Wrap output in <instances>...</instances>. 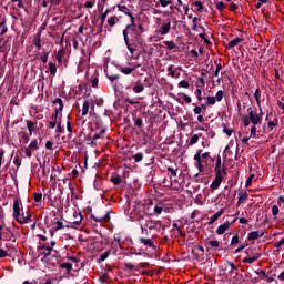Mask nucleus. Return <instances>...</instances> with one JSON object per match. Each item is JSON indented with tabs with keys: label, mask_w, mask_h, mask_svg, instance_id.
I'll use <instances>...</instances> for the list:
<instances>
[{
	"label": "nucleus",
	"mask_w": 284,
	"mask_h": 284,
	"mask_svg": "<svg viewBox=\"0 0 284 284\" xmlns=\"http://www.w3.org/2000/svg\"><path fill=\"white\" fill-rule=\"evenodd\" d=\"M33 199H34L36 203H41V199H43V194L34 193Z\"/></svg>",
	"instance_id": "58"
},
{
	"label": "nucleus",
	"mask_w": 284,
	"mask_h": 284,
	"mask_svg": "<svg viewBox=\"0 0 284 284\" xmlns=\"http://www.w3.org/2000/svg\"><path fill=\"white\" fill-rule=\"evenodd\" d=\"M170 181L171 182L169 183V187H171V190H181V187H183L176 178H171Z\"/></svg>",
	"instance_id": "21"
},
{
	"label": "nucleus",
	"mask_w": 284,
	"mask_h": 284,
	"mask_svg": "<svg viewBox=\"0 0 284 284\" xmlns=\"http://www.w3.org/2000/svg\"><path fill=\"white\" fill-rule=\"evenodd\" d=\"M258 258H261V254L254 253L252 256L243 258V263L252 265V263H254V261H258Z\"/></svg>",
	"instance_id": "23"
},
{
	"label": "nucleus",
	"mask_w": 284,
	"mask_h": 284,
	"mask_svg": "<svg viewBox=\"0 0 284 284\" xmlns=\"http://www.w3.org/2000/svg\"><path fill=\"white\" fill-rule=\"evenodd\" d=\"M163 44L168 50H175L176 48V44L174 43V41H164Z\"/></svg>",
	"instance_id": "40"
},
{
	"label": "nucleus",
	"mask_w": 284,
	"mask_h": 284,
	"mask_svg": "<svg viewBox=\"0 0 284 284\" xmlns=\"http://www.w3.org/2000/svg\"><path fill=\"white\" fill-rule=\"evenodd\" d=\"M223 132L224 134H226L227 136H232V134H234V129L232 128H227V125H223Z\"/></svg>",
	"instance_id": "46"
},
{
	"label": "nucleus",
	"mask_w": 284,
	"mask_h": 284,
	"mask_svg": "<svg viewBox=\"0 0 284 284\" xmlns=\"http://www.w3.org/2000/svg\"><path fill=\"white\" fill-rule=\"evenodd\" d=\"M215 8L216 10H225V3H223V1L216 2L215 3Z\"/></svg>",
	"instance_id": "59"
},
{
	"label": "nucleus",
	"mask_w": 284,
	"mask_h": 284,
	"mask_svg": "<svg viewBox=\"0 0 284 284\" xmlns=\"http://www.w3.org/2000/svg\"><path fill=\"white\" fill-rule=\"evenodd\" d=\"M8 32V26L6 22V17L1 18L0 20V36L3 37Z\"/></svg>",
	"instance_id": "25"
},
{
	"label": "nucleus",
	"mask_w": 284,
	"mask_h": 284,
	"mask_svg": "<svg viewBox=\"0 0 284 284\" xmlns=\"http://www.w3.org/2000/svg\"><path fill=\"white\" fill-rule=\"evenodd\" d=\"M31 220H32V213H30L29 211H22L16 217V221L20 223V225H23L24 223H30Z\"/></svg>",
	"instance_id": "7"
},
{
	"label": "nucleus",
	"mask_w": 284,
	"mask_h": 284,
	"mask_svg": "<svg viewBox=\"0 0 284 284\" xmlns=\"http://www.w3.org/2000/svg\"><path fill=\"white\" fill-rule=\"evenodd\" d=\"M139 225L141 227L142 234H148V230H161V221L152 220L150 217H138Z\"/></svg>",
	"instance_id": "3"
},
{
	"label": "nucleus",
	"mask_w": 284,
	"mask_h": 284,
	"mask_svg": "<svg viewBox=\"0 0 284 284\" xmlns=\"http://www.w3.org/2000/svg\"><path fill=\"white\" fill-rule=\"evenodd\" d=\"M33 43L36 48H38V50H41V36H39L38 38H34Z\"/></svg>",
	"instance_id": "54"
},
{
	"label": "nucleus",
	"mask_w": 284,
	"mask_h": 284,
	"mask_svg": "<svg viewBox=\"0 0 284 284\" xmlns=\"http://www.w3.org/2000/svg\"><path fill=\"white\" fill-rule=\"evenodd\" d=\"M262 236H265V231L263 230L253 231L248 233L247 241H256V239H262Z\"/></svg>",
	"instance_id": "13"
},
{
	"label": "nucleus",
	"mask_w": 284,
	"mask_h": 284,
	"mask_svg": "<svg viewBox=\"0 0 284 284\" xmlns=\"http://www.w3.org/2000/svg\"><path fill=\"white\" fill-rule=\"evenodd\" d=\"M62 270H67L68 273L72 270V264L64 262L61 264Z\"/></svg>",
	"instance_id": "53"
},
{
	"label": "nucleus",
	"mask_w": 284,
	"mask_h": 284,
	"mask_svg": "<svg viewBox=\"0 0 284 284\" xmlns=\"http://www.w3.org/2000/svg\"><path fill=\"white\" fill-rule=\"evenodd\" d=\"M215 101L221 102L223 101V90H219L214 97Z\"/></svg>",
	"instance_id": "52"
},
{
	"label": "nucleus",
	"mask_w": 284,
	"mask_h": 284,
	"mask_svg": "<svg viewBox=\"0 0 284 284\" xmlns=\"http://www.w3.org/2000/svg\"><path fill=\"white\" fill-rule=\"evenodd\" d=\"M221 183H223V175H215L213 182L210 185L211 190H219L221 186Z\"/></svg>",
	"instance_id": "14"
},
{
	"label": "nucleus",
	"mask_w": 284,
	"mask_h": 284,
	"mask_svg": "<svg viewBox=\"0 0 284 284\" xmlns=\"http://www.w3.org/2000/svg\"><path fill=\"white\" fill-rule=\"evenodd\" d=\"M93 221L95 223H103V221H110V213H106L105 215L100 216V217L93 215Z\"/></svg>",
	"instance_id": "29"
},
{
	"label": "nucleus",
	"mask_w": 284,
	"mask_h": 284,
	"mask_svg": "<svg viewBox=\"0 0 284 284\" xmlns=\"http://www.w3.org/2000/svg\"><path fill=\"white\" fill-rule=\"evenodd\" d=\"M178 87L187 89V88H190V82L187 80H182L179 82Z\"/></svg>",
	"instance_id": "51"
},
{
	"label": "nucleus",
	"mask_w": 284,
	"mask_h": 284,
	"mask_svg": "<svg viewBox=\"0 0 284 284\" xmlns=\"http://www.w3.org/2000/svg\"><path fill=\"white\" fill-rule=\"evenodd\" d=\"M254 174H251L250 176H248V179L246 180V184H245V186L246 187H250V185H252V181H254Z\"/></svg>",
	"instance_id": "62"
},
{
	"label": "nucleus",
	"mask_w": 284,
	"mask_h": 284,
	"mask_svg": "<svg viewBox=\"0 0 284 284\" xmlns=\"http://www.w3.org/2000/svg\"><path fill=\"white\" fill-rule=\"evenodd\" d=\"M274 128H278V119L273 118V120H270L267 124H264L263 132L264 134H270L274 130Z\"/></svg>",
	"instance_id": "9"
},
{
	"label": "nucleus",
	"mask_w": 284,
	"mask_h": 284,
	"mask_svg": "<svg viewBox=\"0 0 284 284\" xmlns=\"http://www.w3.org/2000/svg\"><path fill=\"white\" fill-rule=\"evenodd\" d=\"M239 43H243V38H235V39H233V40L227 44V48H229V49L236 48V45H239Z\"/></svg>",
	"instance_id": "30"
},
{
	"label": "nucleus",
	"mask_w": 284,
	"mask_h": 284,
	"mask_svg": "<svg viewBox=\"0 0 284 284\" xmlns=\"http://www.w3.org/2000/svg\"><path fill=\"white\" fill-rule=\"evenodd\" d=\"M248 112V119L252 123L251 126V138L256 136V125H261L263 123V108H260V111L256 109H247Z\"/></svg>",
	"instance_id": "2"
},
{
	"label": "nucleus",
	"mask_w": 284,
	"mask_h": 284,
	"mask_svg": "<svg viewBox=\"0 0 284 284\" xmlns=\"http://www.w3.org/2000/svg\"><path fill=\"white\" fill-rule=\"evenodd\" d=\"M63 57H65V50L60 49L58 51V53L55 54V59H57L58 63H62Z\"/></svg>",
	"instance_id": "32"
},
{
	"label": "nucleus",
	"mask_w": 284,
	"mask_h": 284,
	"mask_svg": "<svg viewBox=\"0 0 284 284\" xmlns=\"http://www.w3.org/2000/svg\"><path fill=\"white\" fill-rule=\"evenodd\" d=\"M118 22H119V17L116 16H112L111 18L108 19V23L110 28H114V26H116Z\"/></svg>",
	"instance_id": "33"
},
{
	"label": "nucleus",
	"mask_w": 284,
	"mask_h": 284,
	"mask_svg": "<svg viewBox=\"0 0 284 284\" xmlns=\"http://www.w3.org/2000/svg\"><path fill=\"white\" fill-rule=\"evenodd\" d=\"M63 131H64V129H63V126H61V119H59L58 124L55 125V132H57L58 136L60 134H63Z\"/></svg>",
	"instance_id": "47"
},
{
	"label": "nucleus",
	"mask_w": 284,
	"mask_h": 284,
	"mask_svg": "<svg viewBox=\"0 0 284 284\" xmlns=\"http://www.w3.org/2000/svg\"><path fill=\"white\" fill-rule=\"evenodd\" d=\"M194 94H195L197 101H200V102L203 101V91L201 90V87H197Z\"/></svg>",
	"instance_id": "42"
},
{
	"label": "nucleus",
	"mask_w": 284,
	"mask_h": 284,
	"mask_svg": "<svg viewBox=\"0 0 284 284\" xmlns=\"http://www.w3.org/2000/svg\"><path fill=\"white\" fill-rule=\"evenodd\" d=\"M221 216H223V210L216 212L215 214H213L209 221V225H212L213 223H216V221H219V219H221Z\"/></svg>",
	"instance_id": "27"
},
{
	"label": "nucleus",
	"mask_w": 284,
	"mask_h": 284,
	"mask_svg": "<svg viewBox=\"0 0 284 284\" xmlns=\"http://www.w3.org/2000/svg\"><path fill=\"white\" fill-rule=\"evenodd\" d=\"M172 30V20L170 18H166L163 20L160 28L156 30V33L160 34V37H165V34H170V31Z\"/></svg>",
	"instance_id": "5"
},
{
	"label": "nucleus",
	"mask_w": 284,
	"mask_h": 284,
	"mask_svg": "<svg viewBox=\"0 0 284 284\" xmlns=\"http://www.w3.org/2000/svg\"><path fill=\"white\" fill-rule=\"evenodd\" d=\"M134 30V24H126L125 28L122 31L123 34V39L126 45V49L129 50L130 54H134V52H136V49L132 48V45H130V37H128V34H130V31Z\"/></svg>",
	"instance_id": "4"
},
{
	"label": "nucleus",
	"mask_w": 284,
	"mask_h": 284,
	"mask_svg": "<svg viewBox=\"0 0 284 284\" xmlns=\"http://www.w3.org/2000/svg\"><path fill=\"white\" fill-rule=\"evenodd\" d=\"M221 70H223V65L216 64V69H215L213 77H219V74L221 73Z\"/></svg>",
	"instance_id": "60"
},
{
	"label": "nucleus",
	"mask_w": 284,
	"mask_h": 284,
	"mask_svg": "<svg viewBox=\"0 0 284 284\" xmlns=\"http://www.w3.org/2000/svg\"><path fill=\"white\" fill-rule=\"evenodd\" d=\"M54 111L53 114L58 115L63 112V100L61 98H57L53 101Z\"/></svg>",
	"instance_id": "11"
},
{
	"label": "nucleus",
	"mask_w": 284,
	"mask_h": 284,
	"mask_svg": "<svg viewBox=\"0 0 284 284\" xmlns=\"http://www.w3.org/2000/svg\"><path fill=\"white\" fill-rule=\"evenodd\" d=\"M200 22H201V18H199V17L193 18V20H192V23H193L192 30H193V32H196L199 30V28H200V30L205 31V27L199 26Z\"/></svg>",
	"instance_id": "20"
},
{
	"label": "nucleus",
	"mask_w": 284,
	"mask_h": 284,
	"mask_svg": "<svg viewBox=\"0 0 284 284\" xmlns=\"http://www.w3.org/2000/svg\"><path fill=\"white\" fill-rule=\"evenodd\" d=\"M73 216L75 217V220L73 221V225H79V223H81L82 221V216L81 213H74Z\"/></svg>",
	"instance_id": "50"
},
{
	"label": "nucleus",
	"mask_w": 284,
	"mask_h": 284,
	"mask_svg": "<svg viewBox=\"0 0 284 284\" xmlns=\"http://www.w3.org/2000/svg\"><path fill=\"white\" fill-rule=\"evenodd\" d=\"M118 10L119 12H123V14H126V17H130L131 22L129 23V26L133 24L134 28V14H132V10H130L128 7L123 4H118Z\"/></svg>",
	"instance_id": "10"
},
{
	"label": "nucleus",
	"mask_w": 284,
	"mask_h": 284,
	"mask_svg": "<svg viewBox=\"0 0 284 284\" xmlns=\"http://www.w3.org/2000/svg\"><path fill=\"white\" fill-rule=\"evenodd\" d=\"M278 207H284V196H280L277 200Z\"/></svg>",
	"instance_id": "64"
},
{
	"label": "nucleus",
	"mask_w": 284,
	"mask_h": 284,
	"mask_svg": "<svg viewBox=\"0 0 284 284\" xmlns=\"http://www.w3.org/2000/svg\"><path fill=\"white\" fill-rule=\"evenodd\" d=\"M110 254H111L110 251H105L104 253H102L100 255V258L98 260V263H103V261H105L110 256Z\"/></svg>",
	"instance_id": "45"
},
{
	"label": "nucleus",
	"mask_w": 284,
	"mask_h": 284,
	"mask_svg": "<svg viewBox=\"0 0 284 284\" xmlns=\"http://www.w3.org/2000/svg\"><path fill=\"white\" fill-rule=\"evenodd\" d=\"M39 150V141L37 139L32 140L30 144L24 149V154L27 159H32V153Z\"/></svg>",
	"instance_id": "6"
},
{
	"label": "nucleus",
	"mask_w": 284,
	"mask_h": 284,
	"mask_svg": "<svg viewBox=\"0 0 284 284\" xmlns=\"http://www.w3.org/2000/svg\"><path fill=\"white\" fill-rule=\"evenodd\" d=\"M140 242H141L143 245H146L148 247H153V246H154V243H152V240H151V239H148V237H142V239H140Z\"/></svg>",
	"instance_id": "36"
},
{
	"label": "nucleus",
	"mask_w": 284,
	"mask_h": 284,
	"mask_svg": "<svg viewBox=\"0 0 284 284\" xmlns=\"http://www.w3.org/2000/svg\"><path fill=\"white\" fill-rule=\"evenodd\" d=\"M201 139V134H194L190 141H189V145H196V143H199V140Z\"/></svg>",
	"instance_id": "37"
},
{
	"label": "nucleus",
	"mask_w": 284,
	"mask_h": 284,
	"mask_svg": "<svg viewBox=\"0 0 284 284\" xmlns=\"http://www.w3.org/2000/svg\"><path fill=\"white\" fill-rule=\"evenodd\" d=\"M49 54H50V53L47 52V53L40 55V60L42 61V63H48V57H49Z\"/></svg>",
	"instance_id": "63"
},
{
	"label": "nucleus",
	"mask_w": 284,
	"mask_h": 284,
	"mask_svg": "<svg viewBox=\"0 0 284 284\" xmlns=\"http://www.w3.org/2000/svg\"><path fill=\"white\" fill-rule=\"evenodd\" d=\"M154 216H160V214H163V205L156 204L153 209Z\"/></svg>",
	"instance_id": "34"
},
{
	"label": "nucleus",
	"mask_w": 284,
	"mask_h": 284,
	"mask_svg": "<svg viewBox=\"0 0 284 284\" xmlns=\"http://www.w3.org/2000/svg\"><path fill=\"white\" fill-rule=\"evenodd\" d=\"M166 72L169 77H172V79H179L181 77V73H176L174 65L172 64L168 67Z\"/></svg>",
	"instance_id": "22"
},
{
	"label": "nucleus",
	"mask_w": 284,
	"mask_h": 284,
	"mask_svg": "<svg viewBox=\"0 0 284 284\" xmlns=\"http://www.w3.org/2000/svg\"><path fill=\"white\" fill-rule=\"evenodd\" d=\"M166 172H168L169 175H170V180H171V179H176L179 169H174V168H172V166H168V168H166Z\"/></svg>",
	"instance_id": "28"
},
{
	"label": "nucleus",
	"mask_w": 284,
	"mask_h": 284,
	"mask_svg": "<svg viewBox=\"0 0 284 284\" xmlns=\"http://www.w3.org/2000/svg\"><path fill=\"white\" fill-rule=\"evenodd\" d=\"M38 250L40 254H43L44 256L41 258V261H44L45 256H50L52 254V247H50V244H43L38 246Z\"/></svg>",
	"instance_id": "12"
},
{
	"label": "nucleus",
	"mask_w": 284,
	"mask_h": 284,
	"mask_svg": "<svg viewBox=\"0 0 284 284\" xmlns=\"http://www.w3.org/2000/svg\"><path fill=\"white\" fill-rule=\"evenodd\" d=\"M37 124L30 120L27 121V128H28V131H29V134L30 136H32V132H34V126Z\"/></svg>",
	"instance_id": "38"
},
{
	"label": "nucleus",
	"mask_w": 284,
	"mask_h": 284,
	"mask_svg": "<svg viewBox=\"0 0 284 284\" xmlns=\"http://www.w3.org/2000/svg\"><path fill=\"white\" fill-rule=\"evenodd\" d=\"M111 183H114V185H119V183H121V176L119 174L112 175Z\"/></svg>",
	"instance_id": "49"
},
{
	"label": "nucleus",
	"mask_w": 284,
	"mask_h": 284,
	"mask_svg": "<svg viewBox=\"0 0 284 284\" xmlns=\"http://www.w3.org/2000/svg\"><path fill=\"white\" fill-rule=\"evenodd\" d=\"M135 163H141V161H143V153H136L134 156H133Z\"/></svg>",
	"instance_id": "55"
},
{
	"label": "nucleus",
	"mask_w": 284,
	"mask_h": 284,
	"mask_svg": "<svg viewBox=\"0 0 284 284\" xmlns=\"http://www.w3.org/2000/svg\"><path fill=\"white\" fill-rule=\"evenodd\" d=\"M143 90H145V85H143V83H140V82H136L132 88V91L134 92V94H141Z\"/></svg>",
	"instance_id": "26"
},
{
	"label": "nucleus",
	"mask_w": 284,
	"mask_h": 284,
	"mask_svg": "<svg viewBox=\"0 0 284 284\" xmlns=\"http://www.w3.org/2000/svg\"><path fill=\"white\" fill-rule=\"evenodd\" d=\"M8 232H10V229L7 227L6 231H3V225L0 224V241H8V237H6Z\"/></svg>",
	"instance_id": "31"
},
{
	"label": "nucleus",
	"mask_w": 284,
	"mask_h": 284,
	"mask_svg": "<svg viewBox=\"0 0 284 284\" xmlns=\"http://www.w3.org/2000/svg\"><path fill=\"white\" fill-rule=\"evenodd\" d=\"M90 108H94L92 100L84 101L82 105V116H87L88 112H90Z\"/></svg>",
	"instance_id": "19"
},
{
	"label": "nucleus",
	"mask_w": 284,
	"mask_h": 284,
	"mask_svg": "<svg viewBox=\"0 0 284 284\" xmlns=\"http://www.w3.org/2000/svg\"><path fill=\"white\" fill-rule=\"evenodd\" d=\"M194 159V168H196L199 174H203L205 170L209 168V161L211 159L210 152L202 153L201 150H197L193 156Z\"/></svg>",
	"instance_id": "1"
},
{
	"label": "nucleus",
	"mask_w": 284,
	"mask_h": 284,
	"mask_svg": "<svg viewBox=\"0 0 284 284\" xmlns=\"http://www.w3.org/2000/svg\"><path fill=\"white\" fill-rule=\"evenodd\" d=\"M84 8H88L89 10L94 8V1L92 0H88L85 3H84Z\"/></svg>",
	"instance_id": "61"
},
{
	"label": "nucleus",
	"mask_w": 284,
	"mask_h": 284,
	"mask_svg": "<svg viewBox=\"0 0 284 284\" xmlns=\"http://www.w3.org/2000/svg\"><path fill=\"white\" fill-rule=\"evenodd\" d=\"M161 8H168V6H172L174 3V0H158Z\"/></svg>",
	"instance_id": "39"
},
{
	"label": "nucleus",
	"mask_w": 284,
	"mask_h": 284,
	"mask_svg": "<svg viewBox=\"0 0 284 284\" xmlns=\"http://www.w3.org/2000/svg\"><path fill=\"white\" fill-rule=\"evenodd\" d=\"M227 230H230V222H225V223L221 224L217 227L216 232L219 235H223V234H225V232H227Z\"/></svg>",
	"instance_id": "24"
},
{
	"label": "nucleus",
	"mask_w": 284,
	"mask_h": 284,
	"mask_svg": "<svg viewBox=\"0 0 284 284\" xmlns=\"http://www.w3.org/2000/svg\"><path fill=\"white\" fill-rule=\"evenodd\" d=\"M63 227H65V225H63V221L59 220L55 223H53L51 230H50V234L51 236H54L55 232H59V230H63Z\"/></svg>",
	"instance_id": "15"
},
{
	"label": "nucleus",
	"mask_w": 284,
	"mask_h": 284,
	"mask_svg": "<svg viewBox=\"0 0 284 284\" xmlns=\"http://www.w3.org/2000/svg\"><path fill=\"white\" fill-rule=\"evenodd\" d=\"M209 245H210L211 247H213V250H219V247H221V243H220L219 241H216V240H211V241L209 242Z\"/></svg>",
	"instance_id": "48"
},
{
	"label": "nucleus",
	"mask_w": 284,
	"mask_h": 284,
	"mask_svg": "<svg viewBox=\"0 0 284 284\" xmlns=\"http://www.w3.org/2000/svg\"><path fill=\"white\" fill-rule=\"evenodd\" d=\"M223 174H225V168L215 166V176H223Z\"/></svg>",
	"instance_id": "44"
},
{
	"label": "nucleus",
	"mask_w": 284,
	"mask_h": 284,
	"mask_svg": "<svg viewBox=\"0 0 284 284\" xmlns=\"http://www.w3.org/2000/svg\"><path fill=\"white\" fill-rule=\"evenodd\" d=\"M23 206L19 203V200L13 201V217L17 219L18 214H21Z\"/></svg>",
	"instance_id": "18"
},
{
	"label": "nucleus",
	"mask_w": 284,
	"mask_h": 284,
	"mask_svg": "<svg viewBox=\"0 0 284 284\" xmlns=\"http://www.w3.org/2000/svg\"><path fill=\"white\" fill-rule=\"evenodd\" d=\"M193 6H196L197 8H196V11L197 12H203V3L201 2V1H195L194 3H193Z\"/></svg>",
	"instance_id": "56"
},
{
	"label": "nucleus",
	"mask_w": 284,
	"mask_h": 284,
	"mask_svg": "<svg viewBox=\"0 0 284 284\" xmlns=\"http://www.w3.org/2000/svg\"><path fill=\"white\" fill-rule=\"evenodd\" d=\"M136 68H139V65L129 62L125 65H120L119 70H120V72H122V74H125L128 77V75L132 74V72H135Z\"/></svg>",
	"instance_id": "8"
},
{
	"label": "nucleus",
	"mask_w": 284,
	"mask_h": 284,
	"mask_svg": "<svg viewBox=\"0 0 284 284\" xmlns=\"http://www.w3.org/2000/svg\"><path fill=\"white\" fill-rule=\"evenodd\" d=\"M206 105H216V98L207 95L205 98Z\"/></svg>",
	"instance_id": "43"
},
{
	"label": "nucleus",
	"mask_w": 284,
	"mask_h": 284,
	"mask_svg": "<svg viewBox=\"0 0 284 284\" xmlns=\"http://www.w3.org/2000/svg\"><path fill=\"white\" fill-rule=\"evenodd\" d=\"M230 272H229V278H237L239 277V268L234 265V263L229 262Z\"/></svg>",
	"instance_id": "16"
},
{
	"label": "nucleus",
	"mask_w": 284,
	"mask_h": 284,
	"mask_svg": "<svg viewBox=\"0 0 284 284\" xmlns=\"http://www.w3.org/2000/svg\"><path fill=\"white\" fill-rule=\"evenodd\" d=\"M114 247H121V236H114Z\"/></svg>",
	"instance_id": "57"
},
{
	"label": "nucleus",
	"mask_w": 284,
	"mask_h": 284,
	"mask_svg": "<svg viewBox=\"0 0 284 284\" xmlns=\"http://www.w3.org/2000/svg\"><path fill=\"white\" fill-rule=\"evenodd\" d=\"M244 201H247V192L241 191V192L239 193V201H237V204L241 205V203H243Z\"/></svg>",
	"instance_id": "35"
},
{
	"label": "nucleus",
	"mask_w": 284,
	"mask_h": 284,
	"mask_svg": "<svg viewBox=\"0 0 284 284\" xmlns=\"http://www.w3.org/2000/svg\"><path fill=\"white\" fill-rule=\"evenodd\" d=\"M50 74L54 77L57 74V64L54 62H49Z\"/></svg>",
	"instance_id": "41"
},
{
	"label": "nucleus",
	"mask_w": 284,
	"mask_h": 284,
	"mask_svg": "<svg viewBox=\"0 0 284 284\" xmlns=\"http://www.w3.org/2000/svg\"><path fill=\"white\" fill-rule=\"evenodd\" d=\"M59 123V115L52 113L50 121L47 124V128L54 130Z\"/></svg>",
	"instance_id": "17"
}]
</instances>
